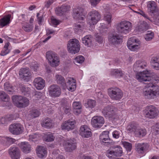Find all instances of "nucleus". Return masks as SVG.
I'll use <instances>...</instances> for the list:
<instances>
[{
	"mask_svg": "<svg viewBox=\"0 0 159 159\" xmlns=\"http://www.w3.org/2000/svg\"><path fill=\"white\" fill-rule=\"evenodd\" d=\"M143 94L146 98L153 99L159 96V86L149 84L143 88Z\"/></svg>",
	"mask_w": 159,
	"mask_h": 159,
	"instance_id": "f257e3e1",
	"label": "nucleus"
},
{
	"mask_svg": "<svg viewBox=\"0 0 159 159\" xmlns=\"http://www.w3.org/2000/svg\"><path fill=\"white\" fill-rule=\"evenodd\" d=\"M55 78L58 84H60L63 87L66 85L67 89L69 91L72 92L76 89V81L73 78L70 77L67 79L66 84L65 83L64 78L61 75L56 74Z\"/></svg>",
	"mask_w": 159,
	"mask_h": 159,
	"instance_id": "f03ea898",
	"label": "nucleus"
},
{
	"mask_svg": "<svg viewBox=\"0 0 159 159\" xmlns=\"http://www.w3.org/2000/svg\"><path fill=\"white\" fill-rule=\"evenodd\" d=\"M101 18L100 14L96 10H93L89 13L87 22L89 27L90 30H92V28L94 27L95 25L100 20Z\"/></svg>",
	"mask_w": 159,
	"mask_h": 159,
	"instance_id": "7ed1b4c3",
	"label": "nucleus"
},
{
	"mask_svg": "<svg viewBox=\"0 0 159 159\" xmlns=\"http://www.w3.org/2000/svg\"><path fill=\"white\" fill-rule=\"evenodd\" d=\"M67 46V50L69 52L74 54L78 53L80 48L79 41L75 39L70 40Z\"/></svg>",
	"mask_w": 159,
	"mask_h": 159,
	"instance_id": "20e7f679",
	"label": "nucleus"
},
{
	"mask_svg": "<svg viewBox=\"0 0 159 159\" xmlns=\"http://www.w3.org/2000/svg\"><path fill=\"white\" fill-rule=\"evenodd\" d=\"M14 104L17 107L20 108L25 107L28 106L29 101L25 97L20 96H14L12 97Z\"/></svg>",
	"mask_w": 159,
	"mask_h": 159,
	"instance_id": "39448f33",
	"label": "nucleus"
},
{
	"mask_svg": "<svg viewBox=\"0 0 159 159\" xmlns=\"http://www.w3.org/2000/svg\"><path fill=\"white\" fill-rule=\"evenodd\" d=\"M127 129L130 132H134L137 136H144L146 134V131L144 129H139L138 125L135 123L132 122L128 125Z\"/></svg>",
	"mask_w": 159,
	"mask_h": 159,
	"instance_id": "423d86ee",
	"label": "nucleus"
},
{
	"mask_svg": "<svg viewBox=\"0 0 159 159\" xmlns=\"http://www.w3.org/2000/svg\"><path fill=\"white\" fill-rule=\"evenodd\" d=\"M145 116L150 119H153L157 117L159 114L158 109L153 105L147 106L143 111Z\"/></svg>",
	"mask_w": 159,
	"mask_h": 159,
	"instance_id": "0eeeda50",
	"label": "nucleus"
},
{
	"mask_svg": "<svg viewBox=\"0 0 159 159\" xmlns=\"http://www.w3.org/2000/svg\"><path fill=\"white\" fill-rule=\"evenodd\" d=\"M46 57L49 65L52 67L58 66L60 64L59 57L57 54L52 51H48L46 54Z\"/></svg>",
	"mask_w": 159,
	"mask_h": 159,
	"instance_id": "6e6552de",
	"label": "nucleus"
},
{
	"mask_svg": "<svg viewBox=\"0 0 159 159\" xmlns=\"http://www.w3.org/2000/svg\"><path fill=\"white\" fill-rule=\"evenodd\" d=\"M116 28L119 32L126 34L131 30L132 23L127 20L122 21L116 25Z\"/></svg>",
	"mask_w": 159,
	"mask_h": 159,
	"instance_id": "1a4fd4ad",
	"label": "nucleus"
},
{
	"mask_svg": "<svg viewBox=\"0 0 159 159\" xmlns=\"http://www.w3.org/2000/svg\"><path fill=\"white\" fill-rule=\"evenodd\" d=\"M150 75V71L148 70H145L137 73L135 78L140 82L150 81L152 79V77Z\"/></svg>",
	"mask_w": 159,
	"mask_h": 159,
	"instance_id": "9d476101",
	"label": "nucleus"
},
{
	"mask_svg": "<svg viewBox=\"0 0 159 159\" xmlns=\"http://www.w3.org/2000/svg\"><path fill=\"white\" fill-rule=\"evenodd\" d=\"M140 41L135 37L130 38L128 40L127 46L129 49L132 51H136L140 48Z\"/></svg>",
	"mask_w": 159,
	"mask_h": 159,
	"instance_id": "9b49d317",
	"label": "nucleus"
},
{
	"mask_svg": "<svg viewBox=\"0 0 159 159\" xmlns=\"http://www.w3.org/2000/svg\"><path fill=\"white\" fill-rule=\"evenodd\" d=\"M108 93L109 97L113 100H118L121 99L122 97L121 90L116 87L109 89L108 90Z\"/></svg>",
	"mask_w": 159,
	"mask_h": 159,
	"instance_id": "f8f14e48",
	"label": "nucleus"
},
{
	"mask_svg": "<svg viewBox=\"0 0 159 159\" xmlns=\"http://www.w3.org/2000/svg\"><path fill=\"white\" fill-rule=\"evenodd\" d=\"M60 144L64 147L66 151L71 152L75 150L76 147V141L74 139H68L66 141L61 140Z\"/></svg>",
	"mask_w": 159,
	"mask_h": 159,
	"instance_id": "ddd939ff",
	"label": "nucleus"
},
{
	"mask_svg": "<svg viewBox=\"0 0 159 159\" xmlns=\"http://www.w3.org/2000/svg\"><path fill=\"white\" fill-rule=\"evenodd\" d=\"M102 113L106 118H114L116 116L115 107L111 105L104 107L102 111Z\"/></svg>",
	"mask_w": 159,
	"mask_h": 159,
	"instance_id": "4468645a",
	"label": "nucleus"
},
{
	"mask_svg": "<svg viewBox=\"0 0 159 159\" xmlns=\"http://www.w3.org/2000/svg\"><path fill=\"white\" fill-rule=\"evenodd\" d=\"M24 129L23 126L20 123H14L10 126L9 129L12 134L19 135L23 133Z\"/></svg>",
	"mask_w": 159,
	"mask_h": 159,
	"instance_id": "2eb2a0df",
	"label": "nucleus"
},
{
	"mask_svg": "<svg viewBox=\"0 0 159 159\" xmlns=\"http://www.w3.org/2000/svg\"><path fill=\"white\" fill-rule=\"evenodd\" d=\"M105 121L103 117L100 116H94L92 118L91 124L93 127L95 128H100L104 124Z\"/></svg>",
	"mask_w": 159,
	"mask_h": 159,
	"instance_id": "dca6fc26",
	"label": "nucleus"
},
{
	"mask_svg": "<svg viewBox=\"0 0 159 159\" xmlns=\"http://www.w3.org/2000/svg\"><path fill=\"white\" fill-rule=\"evenodd\" d=\"M148 11L150 13L155 14L157 16L159 14V10L156 3L154 1H150L147 2Z\"/></svg>",
	"mask_w": 159,
	"mask_h": 159,
	"instance_id": "f3484780",
	"label": "nucleus"
},
{
	"mask_svg": "<svg viewBox=\"0 0 159 159\" xmlns=\"http://www.w3.org/2000/svg\"><path fill=\"white\" fill-rule=\"evenodd\" d=\"M75 121L74 120H68L64 121L61 124V129L69 131L75 128Z\"/></svg>",
	"mask_w": 159,
	"mask_h": 159,
	"instance_id": "a211bd4d",
	"label": "nucleus"
},
{
	"mask_svg": "<svg viewBox=\"0 0 159 159\" xmlns=\"http://www.w3.org/2000/svg\"><path fill=\"white\" fill-rule=\"evenodd\" d=\"M122 153V148L118 146L114 148V150L108 149L107 151V156L109 158H112L113 156H120Z\"/></svg>",
	"mask_w": 159,
	"mask_h": 159,
	"instance_id": "6ab92c4d",
	"label": "nucleus"
},
{
	"mask_svg": "<svg viewBox=\"0 0 159 159\" xmlns=\"http://www.w3.org/2000/svg\"><path fill=\"white\" fill-rule=\"evenodd\" d=\"M85 15L84 10L81 8L78 7L73 10V16L76 20H83L85 18Z\"/></svg>",
	"mask_w": 159,
	"mask_h": 159,
	"instance_id": "aec40b11",
	"label": "nucleus"
},
{
	"mask_svg": "<svg viewBox=\"0 0 159 159\" xmlns=\"http://www.w3.org/2000/svg\"><path fill=\"white\" fill-rule=\"evenodd\" d=\"M79 132L80 135L84 138H88L90 137L92 134L90 129L86 125L81 126Z\"/></svg>",
	"mask_w": 159,
	"mask_h": 159,
	"instance_id": "412c9836",
	"label": "nucleus"
},
{
	"mask_svg": "<svg viewBox=\"0 0 159 159\" xmlns=\"http://www.w3.org/2000/svg\"><path fill=\"white\" fill-rule=\"evenodd\" d=\"M48 91L50 96L54 97L59 96L61 93L60 88L56 85H51L49 88Z\"/></svg>",
	"mask_w": 159,
	"mask_h": 159,
	"instance_id": "4be33fe9",
	"label": "nucleus"
},
{
	"mask_svg": "<svg viewBox=\"0 0 159 159\" xmlns=\"http://www.w3.org/2000/svg\"><path fill=\"white\" fill-rule=\"evenodd\" d=\"M9 154L12 159H20V154L19 149L16 147L10 148L9 151Z\"/></svg>",
	"mask_w": 159,
	"mask_h": 159,
	"instance_id": "5701e85b",
	"label": "nucleus"
},
{
	"mask_svg": "<svg viewBox=\"0 0 159 159\" xmlns=\"http://www.w3.org/2000/svg\"><path fill=\"white\" fill-rule=\"evenodd\" d=\"M37 155L38 157L40 158L46 157L47 155L46 148L42 146H38L36 149Z\"/></svg>",
	"mask_w": 159,
	"mask_h": 159,
	"instance_id": "b1692460",
	"label": "nucleus"
},
{
	"mask_svg": "<svg viewBox=\"0 0 159 159\" xmlns=\"http://www.w3.org/2000/svg\"><path fill=\"white\" fill-rule=\"evenodd\" d=\"M19 74L26 81H28L31 78V74L28 68H23L21 69Z\"/></svg>",
	"mask_w": 159,
	"mask_h": 159,
	"instance_id": "393cba45",
	"label": "nucleus"
},
{
	"mask_svg": "<svg viewBox=\"0 0 159 159\" xmlns=\"http://www.w3.org/2000/svg\"><path fill=\"white\" fill-rule=\"evenodd\" d=\"M108 39L109 42L114 45L120 44L122 42V36L114 34L111 35L109 37Z\"/></svg>",
	"mask_w": 159,
	"mask_h": 159,
	"instance_id": "a878e982",
	"label": "nucleus"
},
{
	"mask_svg": "<svg viewBox=\"0 0 159 159\" xmlns=\"http://www.w3.org/2000/svg\"><path fill=\"white\" fill-rule=\"evenodd\" d=\"M22 20L23 22L22 23V28L25 31L30 32L32 30L33 26L27 23V16L25 15H22Z\"/></svg>",
	"mask_w": 159,
	"mask_h": 159,
	"instance_id": "bb28decb",
	"label": "nucleus"
},
{
	"mask_svg": "<svg viewBox=\"0 0 159 159\" xmlns=\"http://www.w3.org/2000/svg\"><path fill=\"white\" fill-rule=\"evenodd\" d=\"M45 81L41 77L36 78L34 80V85L38 90L43 89L45 86Z\"/></svg>",
	"mask_w": 159,
	"mask_h": 159,
	"instance_id": "cd10ccee",
	"label": "nucleus"
},
{
	"mask_svg": "<svg viewBox=\"0 0 159 159\" xmlns=\"http://www.w3.org/2000/svg\"><path fill=\"white\" fill-rule=\"evenodd\" d=\"M149 28V25L146 22L141 21L138 24L137 26L136 27L135 30L137 31L143 32L148 29Z\"/></svg>",
	"mask_w": 159,
	"mask_h": 159,
	"instance_id": "c85d7f7f",
	"label": "nucleus"
},
{
	"mask_svg": "<svg viewBox=\"0 0 159 159\" xmlns=\"http://www.w3.org/2000/svg\"><path fill=\"white\" fill-rule=\"evenodd\" d=\"M19 146L24 153H28L31 151V146L27 142H21L19 144Z\"/></svg>",
	"mask_w": 159,
	"mask_h": 159,
	"instance_id": "c756f323",
	"label": "nucleus"
},
{
	"mask_svg": "<svg viewBox=\"0 0 159 159\" xmlns=\"http://www.w3.org/2000/svg\"><path fill=\"white\" fill-rule=\"evenodd\" d=\"M69 6L67 5H63L60 7H57L55 10L56 14L58 16H61L65 12L69 10L70 8Z\"/></svg>",
	"mask_w": 159,
	"mask_h": 159,
	"instance_id": "7c9ffc66",
	"label": "nucleus"
},
{
	"mask_svg": "<svg viewBox=\"0 0 159 159\" xmlns=\"http://www.w3.org/2000/svg\"><path fill=\"white\" fill-rule=\"evenodd\" d=\"M11 15L8 14L4 16L0 20V27H3L9 24L11 22Z\"/></svg>",
	"mask_w": 159,
	"mask_h": 159,
	"instance_id": "2f4dec72",
	"label": "nucleus"
},
{
	"mask_svg": "<svg viewBox=\"0 0 159 159\" xmlns=\"http://www.w3.org/2000/svg\"><path fill=\"white\" fill-rule=\"evenodd\" d=\"M73 107L74 114L78 115L80 113L82 106L80 102H74L73 103Z\"/></svg>",
	"mask_w": 159,
	"mask_h": 159,
	"instance_id": "473e14b6",
	"label": "nucleus"
},
{
	"mask_svg": "<svg viewBox=\"0 0 159 159\" xmlns=\"http://www.w3.org/2000/svg\"><path fill=\"white\" fill-rule=\"evenodd\" d=\"M150 64L153 69L159 70V58L157 57L152 58L150 61Z\"/></svg>",
	"mask_w": 159,
	"mask_h": 159,
	"instance_id": "72a5a7b5",
	"label": "nucleus"
},
{
	"mask_svg": "<svg viewBox=\"0 0 159 159\" xmlns=\"http://www.w3.org/2000/svg\"><path fill=\"white\" fill-rule=\"evenodd\" d=\"M92 38L91 35H87L82 38V42L85 46L90 47L92 45Z\"/></svg>",
	"mask_w": 159,
	"mask_h": 159,
	"instance_id": "f704fd0d",
	"label": "nucleus"
},
{
	"mask_svg": "<svg viewBox=\"0 0 159 159\" xmlns=\"http://www.w3.org/2000/svg\"><path fill=\"white\" fill-rule=\"evenodd\" d=\"M41 124L43 127L48 128H50L52 126V120L49 118L43 120Z\"/></svg>",
	"mask_w": 159,
	"mask_h": 159,
	"instance_id": "c9c22d12",
	"label": "nucleus"
},
{
	"mask_svg": "<svg viewBox=\"0 0 159 159\" xmlns=\"http://www.w3.org/2000/svg\"><path fill=\"white\" fill-rule=\"evenodd\" d=\"M108 28V25L104 23H100L98 29L101 34L103 35H105L107 33Z\"/></svg>",
	"mask_w": 159,
	"mask_h": 159,
	"instance_id": "e433bc0d",
	"label": "nucleus"
},
{
	"mask_svg": "<svg viewBox=\"0 0 159 159\" xmlns=\"http://www.w3.org/2000/svg\"><path fill=\"white\" fill-rule=\"evenodd\" d=\"M147 66L146 62L143 60H140L137 61L134 64V67L135 68H144Z\"/></svg>",
	"mask_w": 159,
	"mask_h": 159,
	"instance_id": "4c0bfd02",
	"label": "nucleus"
},
{
	"mask_svg": "<svg viewBox=\"0 0 159 159\" xmlns=\"http://www.w3.org/2000/svg\"><path fill=\"white\" fill-rule=\"evenodd\" d=\"M108 131H105L102 132L100 136V140L102 142H108L109 140Z\"/></svg>",
	"mask_w": 159,
	"mask_h": 159,
	"instance_id": "58836bf2",
	"label": "nucleus"
},
{
	"mask_svg": "<svg viewBox=\"0 0 159 159\" xmlns=\"http://www.w3.org/2000/svg\"><path fill=\"white\" fill-rule=\"evenodd\" d=\"M111 75L115 76L116 77H124V74L121 70L120 69H111L110 71Z\"/></svg>",
	"mask_w": 159,
	"mask_h": 159,
	"instance_id": "ea45409f",
	"label": "nucleus"
},
{
	"mask_svg": "<svg viewBox=\"0 0 159 159\" xmlns=\"http://www.w3.org/2000/svg\"><path fill=\"white\" fill-rule=\"evenodd\" d=\"M28 115L29 117L33 118L39 116L40 115V113L38 110L33 109L30 111Z\"/></svg>",
	"mask_w": 159,
	"mask_h": 159,
	"instance_id": "a19ab883",
	"label": "nucleus"
},
{
	"mask_svg": "<svg viewBox=\"0 0 159 159\" xmlns=\"http://www.w3.org/2000/svg\"><path fill=\"white\" fill-rule=\"evenodd\" d=\"M43 139L46 142H52L54 140V137L53 133L51 132H48L44 134Z\"/></svg>",
	"mask_w": 159,
	"mask_h": 159,
	"instance_id": "79ce46f5",
	"label": "nucleus"
},
{
	"mask_svg": "<svg viewBox=\"0 0 159 159\" xmlns=\"http://www.w3.org/2000/svg\"><path fill=\"white\" fill-rule=\"evenodd\" d=\"M146 148V145L144 143H139L136 147V151L139 153H142Z\"/></svg>",
	"mask_w": 159,
	"mask_h": 159,
	"instance_id": "37998d69",
	"label": "nucleus"
},
{
	"mask_svg": "<svg viewBox=\"0 0 159 159\" xmlns=\"http://www.w3.org/2000/svg\"><path fill=\"white\" fill-rule=\"evenodd\" d=\"M96 105V102L95 101L91 99L88 100L87 103L85 104V106L87 108H93Z\"/></svg>",
	"mask_w": 159,
	"mask_h": 159,
	"instance_id": "c03bdc74",
	"label": "nucleus"
},
{
	"mask_svg": "<svg viewBox=\"0 0 159 159\" xmlns=\"http://www.w3.org/2000/svg\"><path fill=\"white\" fill-rule=\"evenodd\" d=\"M9 44L8 43H6L0 53V55L2 56H4L7 54L9 52L10 50L8 48Z\"/></svg>",
	"mask_w": 159,
	"mask_h": 159,
	"instance_id": "a18cd8bd",
	"label": "nucleus"
},
{
	"mask_svg": "<svg viewBox=\"0 0 159 159\" xmlns=\"http://www.w3.org/2000/svg\"><path fill=\"white\" fill-rule=\"evenodd\" d=\"M84 60V57L81 55L76 56L74 59L73 61L75 64H81Z\"/></svg>",
	"mask_w": 159,
	"mask_h": 159,
	"instance_id": "49530a36",
	"label": "nucleus"
},
{
	"mask_svg": "<svg viewBox=\"0 0 159 159\" xmlns=\"http://www.w3.org/2000/svg\"><path fill=\"white\" fill-rule=\"evenodd\" d=\"M154 36V33L150 31H148L147 32V33L145 36V39L146 41H148L151 40Z\"/></svg>",
	"mask_w": 159,
	"mask_h": 159,
	"instance_id": "de8ad7c7",
	"label": "nucleus"
},
{
	"mask_svg": "<svg viewBox=\"0 0 159 159\" xmlns=\"http://www.w3.org/2000/svg\"><path fill=\"white\" fill-rule=\"evenodd\" d=\"M21 91L23 94L27 96V94L30 93V89L29 87H25L24 86H22L20 87Z\"/></svg>",
	"mask_w": 159,
	"mask_h": 159,
	"instance_id": "09e8293b",
	"label": "nucleus"
},
{
	"mask_svg": "<svg viewBox=\"0 0 159 159\" xmlns=\"http://www.w3.org/2000/svg\"><path fill=\"white\" fill-rule=\"evenodd\" d=\"M40 135L36 134L30 135L29 136V140L35 141L40 139Z\"/></svg>",
	"mask_w": 159,
	"mask_h": 159,
	"instance_id": "8fccbe9b",
	"label": "nucleus"
},
{
	"mask_svg": "<svg viewBox=\"0 0 159 159\" xmlns=\"http://www.w3.org/2000/svg\"><path fill=\"white\" fill-rule=\"evenodd\" d=\"M2 140L6 142V143L9 144H11L14 143L16 140L11 138L4 137L2 138Z\"/></svg>",
	"mask_w": 159,
	"mask_h": 159,
	"instance_id": "3c124183",
	"label": "nucleus"
},
{
	"mask_svg": "<svg viewBox=\"0 0 159 159\" xmlns=\"http://www.w3.org/2000/svg\"><path fill=\"white\" fill-rule=\"evenodd\" d=\"M104 20L106 21L108 24H109L111 22V16L109 13L105 14Z\"/></svg>",
	"mask_w": 159,
	"mask_h": 159,
	"instance_id": "603ef678",
	"label": "nucleus"
},
{
	"mask_svg": "<svg viewBox=\"0 0 159 159\" xmlns=\"http://www.w3.org/2000/svg\"><path fill=\"white\" fill-rule=\"evenodd\" d=\"M122 142L124 146L126 149V150L127 151H130L132 148L131 144L130 143L125 141Z\"/></svg>",
	"mask_w": 159,
	"mask_h": 159,
	"instance_id": "864d4df0",
	"label": "nucleus"
},
{
	"mask_svg": "<svg viewBox=\"0 0 159 159\" xmlns=\"http://www.w3.org/2000/svg\"><path fill=\"white\" fill-rule=\"evenodd\" d=\"M84 27V26H81L80 25H75L74 28L75 31L77 33L81 32L83 30Z\"/></svg>",
	"mask_w": 159,
	"mask_h": 159,
	"instance_id": "5fc2aeb1",
	"label": "nucleus"
},
{
	"mask_svg": "<svg viewBox=\"0 0 159 159\" xmlns=\"http://www.w3.org/2000/svg\"><path fill=\"white\" fill-rule=\"evenodd\" d=\"M0 97L3 101H8V96L4 92H2L1 93Z\"/></svg>",
	"mask_w": 159,
	"mask_h": 159,
	"instance_id": "6e6d98bb",
	"label": "nucleus"
},
{
	"mask_svg": "<svg viewBox=\"0 0 159 159\" xmlns=\"http://www.w3.org/2000/svg\"><path fill=\"white\" fill-rule=\"evenodd\" d=\"M43 95L42 93L36 92L33 96V99L34 100H37L40 98Z\"/></svg>",
	"mask_w": 159,
	"mask_h": 159,
	"instance_id": "4d7b16f0",
	"label": "nucleus"
},
{
	"mask_svg": "<svg viewBox=\"0 0 159 159\" xmlns=\"http://www.w3.org/2000/svg\"><path fill=\"white\" fill-rule=\"evenodd\" d=\"M51 23L53 25H59L61 21L54 17H52L51 19Z\"/></svg>",
	"mask_w": 159,
	"mask_h": 159,
	"instance_id": "13d9d810",
	"label": "nucleus"
},
{
	"mask_svg": "<svg viewBox=\"0 0 159 159\" xmlns=\"http://www.w3.org/2000/svg\"><path fill=\"white\" fill-rule=\"evenodd\" d=\"M139 11H136L134 10H133V11L135 13H136L138 14H139L142 16L143 17L146 18L147 19H149V18L147 15L142 11L141 10H139Z\"/></svg>",
	"mask_w": 159,
	"mask_h": 159,
	"instance_id": "bf43d9fd",
	"label": "nucleus"
},
{
	"mask_svg": "<svg viewBox=\"0 0 159 159\" xmlns=\"http://www.w3.org/2000/svg\"><path fill=\"white\" fill-rule=\"evenodd\" d=\"M151 129V132L152 134L156 135L159 133V129L158 128L153 126Z\"/></svg>",
	"mask_w": 159,
	"mask_h": 159,
	"instance_id": "052dcab7",
	"label": "nucleus"
},
{
	"mask_svg": "<svg viewBox=\"0 0 159 159\" xmlns=\"http://www.w3.org/2000/svg\"><path fill=\"white\" fill-rule=\"evenodd\" d=\"M120 132L119 131L115 130L112 133V136L113 138L115 139H118L120 135Z\"/></svg>",
	"mask_w": 159,
	"mask_h": 159,
	"instance_id": "680f3d73",
	"label": "nucleus"
},
{
	"mask_svg": "<svg viewBox=\"0 0 159 159\" xmlns=\"http://www.w3.org/2000/svg\"><path fill=\"white\" fill-rule=\"evenodd\" d=\"M91 5L94 7L98 4L101 0H89Z\"/></svg>",
	"mask_w": 159,
	"mask_h": 159,
	"instance_id": "e2e57ef3",
	"label": "nucleus"
},
{
	"mask_svg": "<svg viewBox=\"0 0 159 159\" xmlns=\"http://www.w3.org/2000/svg\"><path fill=\"white\" fill-rule=\"evenodd\" d=\"M96 40L99 43H102L103 42V38L101 36H99L98 34H97L96 35Z\"/></svg>",
	"mask_w": 159,
	"mask_h": 159,
	"instance_id": "0e129e2a",
	"label": "nucleus"
},
{
	"mask_svg": "<svg viewBox=\"0 0 159 159\" xmlns=\"http://www.w3.org/2000/svg\"><path fill=\"white\" fill-rule=\"evenodd\" d=\"M77 159H92V158L89 156L83 155L79 157Z\"/></svg>",
	"mask_w": 159,
	"mask_h": 159,
	"instance_id": "69168bd1",
	"label": "nucleus"
},
{
	"mask_svg": "<svg viewBox=\"0 0 159 159\" xmlns=\"http://www.w3.org/2000/svg\"><path fill=\"white\" fill-rule=\"evenodd\" d=\"M148 19L152 22H153L154 24L157 25H159V17L155 19L153 18V20H152V19Z\"/></svg>",
	"mask_w": 159,
	"mask_h": 159,
	"instance_id": "338daca9",
	"label": "nucleus"
},
{
	"mask_svg": "<svg viewBox=\"0 0 159 159\" xmlns=\"http://www.w3.org/2000/svg\"><path fill=\"white\" fill-rule=\"evenodd\" d=\"M4 87L5 89L7 91H10L12 89L9 84L8 83H6L4 84Z\"/></svg>",
	"mask_w": 159,
	"mask_h": 159,
	"instance_id": "774afa93",
	"label": "nucleus"
}]
</instances>
